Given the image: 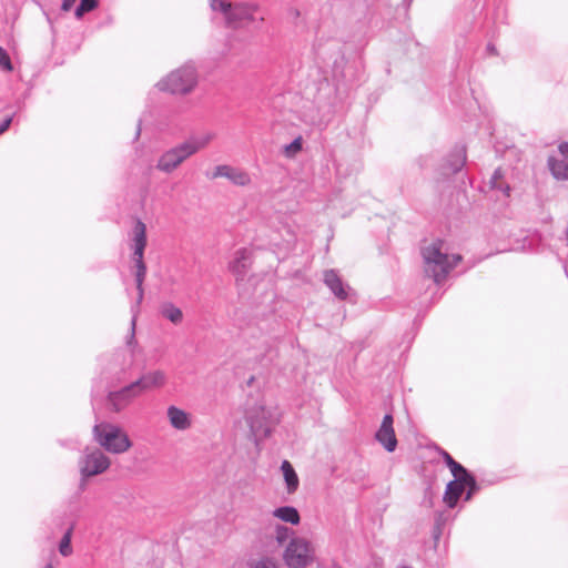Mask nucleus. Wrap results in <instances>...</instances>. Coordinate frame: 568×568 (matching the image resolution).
<instances>
[{
    "label": "nucleus",
    "mask_w": 568,
    "mask_h": 568,
    "mask_svg": "<svg viewBox=\"0 0 568 568\" xmlns=\"http://www.w3.org/2000/svg\"><path fill=\"white\" fill-rule=\"evenodd\" d=\"M273 516L292 525H297L301 520L297 509L293 506L278 507L274 509Z\"/></svg>",
    "instance_id": "20"
},
{
    "label": "nucleus",
    "mask_w": 568,
    "mask_h": 568,
    "mask_svg": "<svg viewBox=\"0 0 568 568\" xmlns=\"http://www.w3.org/2000/svg\"><path fill=\"white\" fill-rule=\"evenodd\" d=\"M402 568H410V567H406V566H404V567H402Z\"/></svg>",
    "instance_id": "40"
},
{
    "label": "nucleus",
    "mask_w": 568,
    "mask_h": 568,
    "mask_svg": "<svg viewBox=\"0 0 568 568\" xmlns=\"http://www.w3.org/2000/svg\"><path fill=\"white\" fill-rule=\"evenodd\" d=\"M425 273L434 280L436 284H442L449 272L462 261L459 254L449 255L444 250V242L436 240L422 250Z\"/></svg>",
    "instance_id": "1"
},
{
    "label": "nucleus",
    "mask_w": 568,
    "mask_h": 568,
    "mask_svg": "<svg viewBox=\"0 0 568 568\" xmlns=\"http://www.w3.org/2000/svg\"><path fill=\"white\" fill-rule=\"evenodd\" d=\"M292 530L286 526L276 527V540L278 544H283L291 537Z\"/></svg>",
    "instance_id": "27"
},
{
    "label": "nucleus",
    "mask_w": 568,
    "mask_h": 568,
    "mask_svg": "<svg viewBox=\"0 0 568 568\" xmlns=\"http://www.w3.org/2000/svg\"><path fill=\"white\" fill-rule=\"evenodd\" d=\"M98 0H81L74 11L75 18L81 19L84 16V13L94 10L98 7Z\"/></svg>",
    "instance_id": "25"
},
{
    "label": "nucleus",
    "mask_w": 568,
    "mask_h": 568,
    "mask_svg": "<svg viewBox=\"0 0 568 568\" xmlns=\"http://www.w3.org/2000/svg\"><path fill=\"white\" fill-rule=\"evenodd\" d=\"M43 568H54L52 564H47Z\"/></svg>",
    "instance_id": "39"
},
{
    "label": "nucleus",
    "mask_w": 568,
    "mask_h": 568,
    "mask_svg": "<svg viewBox=\"0 0 568 568\" xmlns=\"http://www.w3.org/2000/svg\"><path fill=\"white\" fill-rule=\"evenodd\" d=\"M0 68L6 71H12V63L7 51L0 47Z\"/></svg>",
    "instance_id": "28"
},
{
    "label": "nucleus",
    "mask_w": 568,
    "mask_h": 568,
    "mask_svg": "<svg viewBox=\"0 0 568 568\" xmlns=\"http://www.w3.org/2000/svg\"><path fill=\"white\" fill-rule=\"evenodd\" d=\"M394 418L392 414H386L379 428L375 434V439L388 452L393 453L397 447V438L394 429Z\"/></svg>",
    "instance_id": "13"
},
{
    "label": "nucleus",
    "mask_w": 568,
    "mask_h": 568,
    "mask_svg": "<svg viewBox=\"0 0 568 568\" xmlns=\"http://www.w3.org/2000/svg\"><path fill=\"white\" fill-rule=\"evenodd\" d=\"M212 133L191 138L162 153L155 168L166 174L175 171L185 160L204 149L213 139Z\"/></svg>",
    "instance_id": "2"
},
{
    "label": "nucleus",
    "mask_w": 568,
    "mask_h": 568,
    "mask_svg": "<svg viewBox=\"0 0 568 568\" xmlns=\"http://www.w3.org/2000/svg\"><path fill=\"white\" fill-rule=\"evenodd\" d=\"M323 280L325 285L338 300L344 301L347 298L351 287L343 282L335 270L325 271Z\"/></svg>",
    "instance_id": "16"
},
{
    "label": "nucleus",
    "mask_w": 568,
    "mask_h": 568,
    "mask_svg": "<svg viewBox=\"0 0 568 568\" xmlns=\"http://www.w3.org/2000/svg\"><path fill=\"white\" fill-rule=\"evenodd\" d=\"M222 2V0H210V7L211 9H215Z\"/></svg>",
    "instance_id": "36"
},
{
    "label": "nucleus",
    "mask_w": 568,
    "mask_h": 568,
    "mask_svg": "<svg viewBox=\"0 0 568 568\" xmlns=\"http://www.w3.org/2000/svg\"><path fill=\"white\" fill-rule=\"evenodd\" d=\"M140 130H141V129H140V125H139V126H138V130H136L135 139H138V138H139V135H140Z\"/></svg>",
    "instance_id": "38"
},
{
    "label": "nucleus",
    "mask_w": 568,
    "mask_h": 568,
    "mask_svg": "<svg viewBox=\"0 0 568 568\" xmlns=\"http://www.w3.org/2000/svg\"><path fill=\"white\" fill-rule=\"evenodd\" d=\"M440 456L443 457L445 464L450 469L452 475L460 474L467 471V469L457 463L446 450L440 449Z\"/></svg>",
    "instance_id": "24"
},
{
    "label": "nucleus",
    "mask_w": 568,
    "mask_h": 568,
    "mask_svg": "<svg viewBox=\"0 0 568 568\" xmlns=\"http://www.w3.org/2000/svg\"><path fill=\"white\" fill-rule=\"evenodd\" d=\"M72 528H69L62 536L59 544V551L63 557H68L72 554L71 547Z\"/></svg>",
    "instance_id": "26"
},
{
    "label": "nucleus",
    "mask_w": 568,
    "mask_h": 568,
    "mask_svg": "<svg viewBox=\"0 0 568 568\" xmlns=\"http://www.w3.org/2000/svg\"><path fill=\"white\" fill-rule=\"evenodd\" d=\"M77 0H62L61 10L68 12L72 9Z\"/></svg>",
    "instance_id": "33"
},
{
    "label": "nucleus",
    "mask_w": 568,
    "mask_h": 568,
    "mask_svg": "<svg viewBox=\"0 0 568 568\" xmlns=\"http://www.w3.org/2000/svg\"><path fill=\"white\" fill-rule=\"evenodd\" d=\"M93 437L101 447L113 454L124 453L131 447L128 435L119 426L110 423L95 424Z\"/></svg>",
    "instance_id": "5"
},
{
    "label": "nucleus",
    "mask_w": 568,
    "mask_h": 568,
    "mask_svg": "<svg viewBox=\"0 0 568 568\" xmlns=\"http://www.w3.org/2000/svg\"><path fill=\"white\" fill-rule=\"evenodd\" d=\"M88 478H89V477H83V476H81L80 485H79L80 490H84V489H85V487H87V479H88Z\"/></svg>",
    "instance_id": "35"
},
{
    "label": "nucleus",
    "mask_w": 568,
    "mask_h": 568,
    "mask_svg": "<svg viewBox=\"0 0 568 568\" xmlns=\"http://www.w3.org/2000/svg\"><path fill=\"white\" fill-rule=\"evenodd\" d=\"M281 468H282L284 479H285V483L287 486V491L288 493L295 491L298 487V477H297L293 466L290 464V462L284 460L282 463Z\"/></svg>",
    "instance_id": "22"
},
{
    "label": "nucleus",
    "mask_w": 568,
    "mask_h": 568,
    "mask_svg": "<svg viewBox=\"0 0 568 568\" xmlns=\"http://www.w3.org/2000/svg\"><path fill=\"white\" fill-rule=\"evenodd\" d=\"M212 10L222 13L225 27L234 30L244 28L247 23L255 21L261 23L264 22L263 17H260L258 19L255 18V13L260 10V4L257 2H231L229 0H222V2Z\"/></svg>",
    "instance_id": "3"
},
{
    "label": "nucleus",
    "mask_w": 568,
    "mask_h": 568,
    "mask_svg": "<svg viewBox=\"0 0 568 568\" xmlns=\"http://www.w3.org/2000/svg\"><path fill=\"white\" fill-rule=\"evenodd\" d=\"M134 382L125 385L119 390L110 392L108 403L113 412H121L128 407L134 399L142 396Z\"/></svg>",
    "instance_id": "10"
},
{
    "label": "nucleus",
    "mask_w": 568,
    "mask_h": 568,
    "mask_svg": "<svg viewBox=\"0 0 568 568\" xmlns=\"http://www.w3.org/2000/svg\"><path fill=\"white\" fill-rule=\"evenodd\" d=\"M166 416L170 425L176 430H186L192 425L190 414L174 405L168 407Z\"/></svg>",
    "instance_id": "18"
},
{
    "label": "nucleus",
    "mask_w": 568,
    "mask_h": 568,
    "mask_svg": "<svg viewBox=\"0 0 568 568\" xmlns=\"http://www.w3.org/2000/svg\"><path fill=\"white\" fill-rule=\"evenodd\" d=\"M489 185L493 190L501 191L505 196H509L510 186L504 182V172L500 168L496 169L490 178Z\"/></svg>",
    "instance_id": "23"
},
{
    "label": "nucleus",
    "mask_w": 568,
    "mask_h": 568,
    "mask_svg": "<svg viewBox=\"0 0 568 568\" xmlns=\"http://www.w3.org/2000/svg\"><path fill=\"white\" fill-rule=\"evenodd\" d=\"M196 82L197 74L195 68L192 64H185L158 82L156 87L159 90L172 94H186L194 89Z\"/></svg>",
    "instance_id": "6"
},
{
    "label": "nucleus",
    "mask_w": 568,
    "mask_h": 568,
    "mask_svg": "<svg viewBox=\"0 0 568 568\" xmlns=\"http://www.w3.org/2000/svg\"><path fill=\"white\" fill-rule=\"evenodd\" d=\"M246 422L254 438L261 440L271 435L277 418L271 409L264 406H255L247 410Z\"/></svg>",
    "instance_id": "8"
},
{
    "label": "nucleus",
    "mask_w": 568,
    "mask_h": 568,
    "mask_svg": "<svg viewBox=\"0 0 568 568\" xmlns=\"http://www.w3.org/2000/svg\"><path fill=\"white\" fill-rule=\"evenodd\" d=\"M548 166L557 180H568V143H561L557 153L549 156Z\"/></svg>",
    "instance_id": "14"
},
{
    "label": "nucleus",
    "mask_w": 568,
    "mask_h": 568,
    "mask_svg": "<svg viewBox=\"0 0 568 568\" xmlns=\"http://www.w3.org/2000/svg\"><path fill=\"white\" fill-rule=\"evenodd\" d=\"M454 476V480L449 481L446 486L444 500L449 508H454L465 490V484H473L474 476L467 470L458 473Z\"/></svg>",
    "instance_id": "11"
},
{
    "label": "nucleus",
    "mask_w": 568,
    "mask_h": 568,
    "mask_svg": "<svg viewBox=\"0 0 568 568\" xmlns=\"http://www.w3.org/2000/svg\"><path fill=\"white\" fill-rule=\"evenodd\" d=\"M139 310L132 307V313H133V316H132V321H131V331H130V335L128 337V341H126V344L129 346H132L133 344H135V324H136V313H138Z\"/></svg>",
    "instance_id": "29"
},
{
    "label": "nucleus",
    "mask_w": 568,
    "mask_h": 568,
    "mask_svg": "<svg viewBox=\"0 0 568 568\" xmlns=\"http://www.w3.org/2000/svg\"><path fill=\"white\" fill-rule=\"evenodd\" d=\"M466 162V151L464 148H455L447 160V166L452 173L462 170Z\"/></svg>",
    "instance_id": "21"
},
{
    "label": "nucleus",
    "mask_w": 568,
    "mask_h": 568,
    "mask_svg": "<svg viewBox=\"0 0 568 568\" xmlns=\"http://www.w3.org/2000/svg\"><path fill=\"white\" fill-rule=\"evenodd\" d=\"M302 149V142L301 138L295 139L293 142H291L288 145L285 146V152L287 155L294 154Z\"/></svg>",
    "instance_id": "30"
},
{
    "label": "nucleus",
    "mask_w": 568,
    "mask_h": 568,
    "mask_svg": "<svg viewBox=\"0 0 568 568\" xmlns=\"http://www.w3.org/2000/svg\"><path fill=\"white\" fill-rule=\"evenodd\" d=\"M159 314L162 318L176 326L181 325L184 320L182 310L171 301H164L159 305Z\"/></svg>",
    "instance_id": "19"
},
{
    "label": "nucleus",
    "mask_w": 568,
    "mask_h": 568,
    "mask_svg": "<svg viewBox=\"0 0 568 568\" xmlns=\"http://www.w3.org/2000/svg\"><path fill=\"white\" fill-rule=\"evenodd\" d=\"M132 250H133V262L135 266V284H136V291H138V297L135 305L132 307L139 310L143 296H144V288H143V282L145 280L146 275V265L143 261L144 250L146 246V226L145 224L138 220L134 227H133V239H132Z\"/></svg>",
    "instance_id": "4"
},
{
    "label": "nucleus",
    "mask_w": 568,
    "mask_h": 568,
    "mask_svg": "<svg viewBox=\"0 0 568 568\" xmlns=\"http://www.w3.org/2000/svg\"><path fill=\"white\" fill-rule=\"evenodd\" d=\"M290 568H304L315 559L313 545L304 537H292L283 555Z\"/></svg>",
    "instance_id": "7"
},
{
    "label": "nucleus",
    "mask_w": 568,
    "mask_h": 568,
    "mask_svg": "<svg viewBox=\"0 0 568 568\" xmlns=\"http://www.w3.org/2000/svg\"><path fill=\"white\" fill-rule=\"evenodd\" d=\"M465 488H468L467 490V494H466V497H465V500H469L473 496V494L478 489V485H477V481L476 479L474 478V483L473 484H465Z\"/></svg>",
    "instance_id": "31"
},
{
    "label": "nucleus",
    "mask_w": 568,
    "mask_h": 568,
    "mask_svg": "<svg viewBox=\"0 0 568 568\" xmlns=\"http://www.w3.org/2000/svg\"><path fill=\"white\" fill-rule=\"evenodd\" d=\"M251 266V251L240 248L235 252L233 261L230 263V271L236 276V280L243 278Z\"/></svg>",
    "instance_id": "17"
},
{
    "label": "nucleus",
    "mask_w": 568,
    "mask_h": 568,
    "mask_svg": "<svg viewBox=\"0 0 568 568\" xmlns=\"http://www.w3.org/2000/svg\"><path fill=\"white\" fill-rule=\"evenodd\" d=\"M207 176L210 179L225 178L237 186H246L252 181L250 174L246 171L227 164L215 166L212 174H207Z\"/></svg>",
    "instance_id": "12"
},
{
    "label": "nucleus",
    "mask_w": 568,
    "mask_h": 568,
    "mask_svg": "<svg viewBox=\"0 0 568 568\" xmlns=\"http://www.w3.org/2000/svg\"><path fill=\"white\" fill-rule=\"evenodd\" d=\"M168 376L165 372L161 369H154L142 374L134 384L138 385V389L141 395L153 389L163 387L166 384Z\"/></svg>",
    "instance_id": "15"
},
{
    "label": "nucleus",
    "mask_w": 568,
    "mask_h": 568,
    "mask_svg": "<svg viewBox=\"0 0 568 568\" xmlns=\"http://www.w3.org/2000/svg\"><path fill=\"white\" fill-rule=\"evenodd\" d=\"M12 122V116H8L3 120V122L0 124V134H2L3 132H6L10 124Z\"/></svg>",
    "instance_id": "34"
},
{
    "label": "nucleus",
    "mask_w": 568,
    "mask_h": 568,
    "mask_svg": "<svg viewBox=\"0 0 568 568\" xmlns=\"http://www.w3.org/2000/svg\"><path fill=\"white\" fill-rule=\"evenodd\" d=\"M254 568H274V562L271 559H264L257 562Z\"/></svg>",
    "instance_id": "32"
},
{
    "label": "nucleus",
    "mask_w": 568,
    "mask_h": 568,
    "mask_svg": "<svg viewBox=\"0 0 568 568\" xmlns=\"http://www.w3.org/2000/svg\"><path fill=\"white\" fill-rule=\"evenodd\" d=\"M487 51H488L490 54H495V53H496V48H495L491 43H488V44H487Z\"/></svg>",
    "instance_id": "37"
},
{
    "label": "nucleus",
    "mask_w": 568,
    "mask_h": 568,
    "mask_svg": "<svg viewBox=\"0 0 568 568\" xmlns=\"http://www.w3.org/2000/svg\"><path fill=\"white\" fill-rule=\"evenodd\" d=\"M78 465L81 476L93 477L105 473L111 465V460L98 448H85Z\"/></svg>",
    "instance_id": "9"
}]
</instances>
